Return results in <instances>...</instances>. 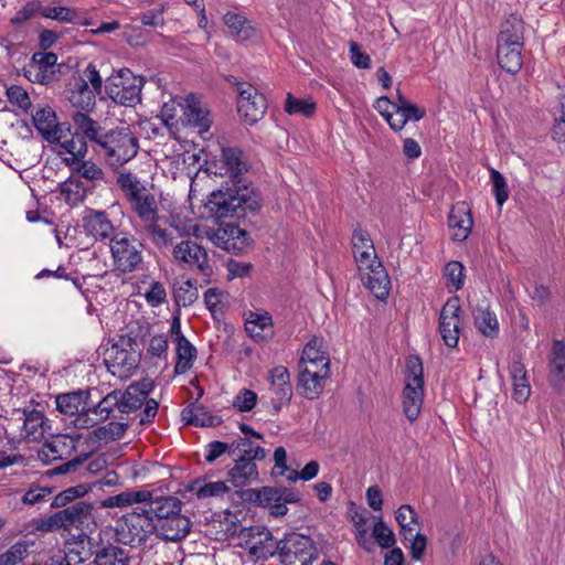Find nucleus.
I'll use <instances>...</instances> for the list:
<instances>
[{"mask_svg": "<svg viewBox=\"0 0 565 565\" xmlns=\"http://www.w3.org/2000/svg\"><path fill=\"white\" fill-rule=\"evenodd\" d=\"M217 169L212 171L230 178L232 186H222L211 193L206 207L216 218L243 217L247 212L255 213L260 207V196L255 189L245 183L242 175L248 171V162L241 149L222 148Z\"/></svg>", "mask_w": 565, "mask_h": 565, "instance_id": "nucleus-1", "label": "nucleus"}, {"mask_svg": "<svg viewBox=\"0 0 565 565\" xmlns=\"http://www.w3.org/2000/svg\"><path fill=\"white\" fill-rule=\"evenodd\" d=\"M73 121L90 141L94 152L109 167H121L137 156L139 140L128 126L106 130L85 113L74 114Z\"/></svg>", "mask_w": 565, "mask_h": 565, "instance_id": "nucleus-2", "label": "nucleus"}, {"mask_svg": "<svg viewBox=\"0 0 565 565\" xmlns=\"http://www.w3.org/2000/svg\"><path fill=\"white\" fill-rule=\"evenodd\" d=\"M140 360L141 349L134 330L119 335L118 340L107 348L104 358L108 371L118 377L130 376L138 369Z\"/></svg>", "mask_w": 565, "mask_h": 565, "instance_id": "nucleus-3", "label": "nucleus"}, {"mask_svg": "<svg viewBox=\"0 0 565 565\" xmlns=\"http://www.w3.org/2000/svg\"><path fill=\"white\" fill-rule=\"evenodd\" d=\"M424 399V369L419 356L406 360L405 387L403 390V412L407 419L415 422L422 411Z\"/></svg>", "mask_w": 565, "mask_h": 565, "instance_id": "nucleus-4", "label": "nucleus"}, {"mask_svg": "<svg viewBox=\"0 0 565 565\" xmlns=\"http://www.w3.org/2000/svg\"><path fill=\"white\" fill-rule=\"evenodd\" d=\"M145 81L128 68L113 73L105 83L107 96L116 104L135 107L141 102V89Z\"/></svg>", "mask_w": 565, "mask_h": 565, "instance_id": "nucleus-5", "label": "nucleus"}, {"mask_svg": "<svg viewBox=\"0 0 565 565\" xmlns=\"http://www.w3.org/2000/svg\"><path fill=\"white\" fill-rule=\"evenodd\" d=\"M153 388L154 383L152 380L142 379L130 384L125 392L117 391L118 398L120 399V413L134 412L146 402L139 422L141 425L152 423L158 413L159 403L154 398L147 399V396Z\"/></svg>", "mask_w": 565, "mask_h": 565, "instance_id": "nucleus-6", "label": "nucleus"}, {"mask_svg": "<svg viewBox=\"0 0 565 565\" xmlns=\"http://www.w3.org/2000/svg\"><path fill=\"white\" fill-rule=\"evenodd\" d=\"M142 243L128 232H118L109 242L113 264L122 274L138 269L142 263Z\"/></svg>", "mask_w": 565, "mask_h": 565, "instance_id": "nucleus-7", "label": "nucleus"}, {"mask_svg": "<svg viewBox=\"0 0 565 565\" xmlns=\"http://www.w3.org/2000/svg\"><path fill=\"white\" fill-rule=\"evenodd\" d=\"M237 545L247 551L253 562L266 561L277 553L278 541L264 526L241 527L237 533Z\"/></svg>", "mask_w": 565, "mask_h": 565, "instance_id": "nucleus-8", "label": "nucleus"}, {"mask_svg": "<svg viewBox=\"0 0 565 565\" xmlns=\"http://www.w3.org/2000/svg\"><path fill=\"white\" fill-rule=\"evenodd\" d=\"M119 542L130 546H140L151 535H157L156 525L149 512H132L125 515L116 527Z\"/></svg>", "mask_w": 565, "mask_h": 565, "instance_id": "nucleus-9", "label": "nucleus"}, {"mask_svg": "<svg viewBox=\"0 0 565 565\" xmlns=\"http://www.w3.org/2000/svg\"><path fill=\"white\" fill-rule=\"evenodd\" d=\"M277 553L284 565H311L317 550L309 536L290 533L278 542Z\"/></svg>", "mask_w": 565, "mask_h": 565, "instance_id": "nucleus-10", "label": "nucleus"}, {"mask_svg": "<svg viewBox=\"0 0 565 565\" xmlns=\"http://www.w3.org/2000/svg\"><path fill=\"white\" fill-rule=\"evenodd\" d=\"M88 391H76L61 394L56 397V409L65 416L72 417L71 423L78 429L95 426L89 416Z\"/></svg>", "mask_w": 565, "mask_h": 565, "instance_id": "nucleus-11", "label": "nucleus"}, {"mask_svg": "<svg viewBox=\"0 0 565 565\" xmlns=\"http://www.w3.org/2000/svg\"><path fill=\"white\" fill-rule=\"evenodd\" d=\"M8 426L13 433L18 429L19 436L26 441H40L50 429L43 412L28 407L17 411Z\"/></svg>", "mask_w": 565, "mask_h": 565, "instance_id": "nucleus-12", "label": "nucleus"}, {"mask_svg": "<svg viewBox=\"0 0 565 565\" xmlns=\"http://www.w3.org/2000/svg\"><path fill=\"white\" fill-rule=\"evenodd\" d=\"M92 509V504L77 501L46 519H43L38 529L41 531H54L70 529L72 526L78 527L89 519Z\"/></svg>", "mask_w": 565, "mask_h": 565, "instance_id": "nucleus-13", "label": "nucleus"}, {"mask_svg": "<svg viewBox=\"0 0 565 565\" xmlns=\"http://www.w3.org/2000/svg\"><path fill=\"white\" fill-rule=\"evenodd\" d=\"M207 238L217 247L233 254H241L249 246V234L233 223L221 224L206 233Z\"/></svg>", "mask_w": 565, "mask_h": 565, "instance_id": "nucleus-14", "label": "nucleus"}, {"mask_svg": "<svg viewBox=\"0 0 565 565\" xmlns=\"http://www.w3.org/2000/svg\"><path fill=\"white\" fill-rule=\"evenodd\" d=\"M237 111L245 122L253 125L260 120L267 109L265 96L248 83H237Z\"/></svg>", "mask_w": 565, "mask_h": 565, "instance_id": "nucleus-15", "label": "nucleus"}, {"mask_svg": "<svg viewBox=\"0 0 565 565\" xmlns=\"http://www.w3.org/2000/svg\"><path fill=\"white\" fill-rule=\"evenodd\" d=\"M172 256L179 265L190 269L196 268L204 276H210L213 271L207 252L192 239H183L175 244Z\"/></svg>", "mask_w": 565, "mask_h": 565, "instance_id": "nucleus-16", "label": "nucleus"}, {"mask_svg": "<svg viewBox=\"0 0 565 565\" xmlns=\"http://www.w3.org/2000/svg\"><path fill=\"white\" fill-rule=\"evenodd\" d=\"M461 307L457 297L449 298L441 308L439 315V333L444 343L449 348H456L460 337Z\"/></svg>", "mask_w": 565, "mask_h": 565, "instance_id": "nucleus-17", "label": "nucleus"}, {"mask_svg": "<svg viewBox=\"0 0 565 565\" xmlns=\"http://www.w3.org/2000/svg\"><path fill=\"white\" fill-rule=\"evenodd\" d=\"M86 139L87 137L81 130L77 129V132H73L70 125L66 124L57 130L56 139H53L52 143L60 146L58 154H68V157L63 158V162L66 167H70L72 159L75 161L85 158L88 150Z\"/></svg>", "mask_w": 565, "mask_h": 565, "instance_id": "nucleus-18", "label": "nucleus"}, {"mask_svg": "<svg viewBox=\"0 0 565 565\" xmlns=\"http://www.w3.org/2000/svg\"><path fill=\"white\" fill-rule=\"evenodd\" d=\"M181 117L180 125L195 129L200 135L207 132L212 120L210 110L194 95L183 97L180 102Z\"/></svg>", "mask_w": 565, "mask_h": 565, "instance_id": "nucleus-19", "label": "nucleus"}, {"mask_svg": "<svg viewBox=\"0 0 565 565\" xmlns=\"http://www.w3.org/2000/svg\"><path fill=\"white\" fill-rule=\"evenodd\" d=\"M57 55L53 52H35L24 68V76L32 83L47 85L56 79Z\"/></svg>", "mask_w": 565, "mask_h": 565, "instance_id": "nucleus-20", "label": "nucleus"}, {"mask_svg": "<svg viewBox=\"0 0 565 565\" xmlns=\"http://www.w3.org/2000/svg\"><path fill=\"white\" fill-rule=\"evenodd\" d=\"M86 236L95 241L113 239L116 236V227L105 211L86 209L82 217Z\"/></svg>", "mask_w": 565, "mask_h": 565, "instance_id": "nucleus-21", "label": "nucleus"}, {"mask_svg": "<svg viewBox=\"0 0 565 565\" xmlns=\"http://www.w3.org/2000/svg\"><path fill=\"white\" fill-rule=\"evenodd\" d=\"M242 498L247 502L268 509L274 516H284L288 512L287 507L281 502L278 488L247 489L242 493Z\"/></svg>", "mask_w": 565, "mask_h": 565, "instance_id": "nucleus-22", "label": "nucleus"}, {"mask_svg": "<svg viewBox=\"0 0 565 565\" xmlns=\"http://www.w3.org/2000/svg\"><path fill=\"white\" fill-rule=\"evenodd\" d=\"M547 381L556 392L565 390V342L553 340L547 363Z\"/></svg>", "mask_w": 565, "mask_h": 565, "instance_id": "nucleus-23", "label": "nucleus"}, {"mask_svg": "<svg viewBox=\"0 0 565 565\" xmlns=\"http://www.w3.org/2000/svg\"><path fill=\"white\" fill-rule=\"evenodd\" d=\"M300 369H310L330 373V359L322 338L313 337L303 348L299 362Z\"/></svg>", "mask_w": 565, "mask_h": 565, "instance_id": "nucleus-24", "label": "nucleus"}, {"mask_svg": "<svg viewBox=\"0 0 565 565\" xmlns=\"http://www.w3.org/2000/svg\"><path fill=\"white\" fill-rule=\"evenodd\" d=\"M273 407L278 412L282 406L288 405L292 397L290 374L285 366H276L269 374Z\"/></svg>", "mask_w": 565, "mask_h": 565, "instance_id": "nucleus-25", "label": "nucleus"}, {"mask_svg": "<svg viewBox=\"0 0 565 565\" xmlns=\"http://www.w3.org/2000/svg\"><path fill=\"white\" fill-rule=\"evenodd\" d=\"M473 226V220L469 205L458 202L452 205L448 215V227L454 241L463 242L468 238Z\"/></svg>", "mask_w": 565, "mask_h": 565, "instance_id": "nucleus-26", "label": "nucleus"}, {"mask_svg": "<svg viewBox=\"0 0 565 565\" xmlns=\"http://www.w3.org/2000/svg\"><path fill=\"white\" fill-rule=\"evenodd\" d=\"M330 373L327 369L323 371L300 369L298 376L297 391L307 399H316L320 396L324 388V381L329 379Z\"/></svg>", "mask_w": 565, "mask_h": 565, "instance_id": "nucleus-27", "label": "nucleus"}, {"mask_svg": "<svg viewBox=\"0 0 565 565\" xmlns=\"http://www.w3.org/2000/svg\"><path fill=\"white\" fill-rule=\"evenodd\" d=\"M361 273L363 285L380 300L390 294L391 280L381 262H375L372 268Z\"/></svg>", "mask_w": 565, "mask_h": 565, "instance_id": "nucleus-28", "label": "nucleus"}, {"mask_svg": "<svg viewBox=\"0 0 565 565\" xmlns=\"http://www.w3.org/2000/svg\"><path fill=\"white\" fill-rule=\"evenodd\" d=\"M136 340L140 338L141 342H146L148 337V345L146 348V354L149 358H158L166 360L168 356L169 339L167 333H151L149 323H142L137 327L134 331Z\"/></svg>", "mask_w": 565, "mask_h": 565, "instance_id": "nucleus-29", "label": "nucleus"}, {"mask_svg": "<svg viewBox=\"0 0 565 565\" xmlns=\"http://www.w3.org/2000/svg\"><path fill=\"white\" fill-rule=\"evenodd\" d=\"M76 449V440L68 435H57L45 443L39 451V458L44 462L63 460Z\"/></svg>", "mask_w": 565, "mask_h": 565, "instance_id": "nucleus-30", "label": "nucleus"}, {"mask_svg": "<svg viewBox=\"0 0 565 565\" xmlns=\"http://www.w3.org/2000/svg\"><path fill=\"white\" fill-rule=\"evenodd\" d=\"M157 536L164 541H179L185 537L191 530V521L181 512L166 521L154 523Z\"/></svg>", "mask_w": 565, "mask_h": 565, "instance_id": "nucleus-31", "label": "nucleus"}, {"mask_svg": "<svg viewBox=\"0 0 565 565\" xmlns=\"http://www.w3.org/2000/svg\"><path fill=\"white\" fill-rule=\"evenodd\" d=\"M259 480L255 461L235 459L234 466L227 472V481L235 488H244Z\"/></svg>", "mask_w": 565, "mask_h": 565, "instance_id": "nucleus-32", "label": "nucleus"}, {"mask_svg": "<svg viewBox=\"0 0 565 565\" xmlns=\"http://www.w3.org/2000/svg\"><path fill=\"white\" fill-rule=\"evenodd\" d=\"M32 121L47 142H53V139H56L57 130L62 128V125H66V122L57 121L56 114L50 106L38 108L32 115Z\"/></svg>", "mask_w": 565, "mask_h": 565, "instance_id": "nucleus-33", "label": "nucleus"}, {"mask_svg": "<svg viewBox=\"0 0 565 565\" xmlns=\"http://www.w3.org/2000/svg\"><path fill=\"white\" fill-rule=\"evenodd\" d=\"M128 203L141 223L151 221L159 214L158 201L149 189L134 196Z\"/></svg>", "mask_w": 565, "mask_h": 565, "instance_id": "nucleus-34", "label": "nucleus"}, {"mask_svg": "<svg viewBox=\"0 0 565 565\" xmlns=\"http://www.w3.org/2000/svg\"><path fill=\"white\" fill-rule=\"evenodd\" d=\"M88 455L77 456L66 462H63L52 470H50V475H65L70 472H82L83 470L88 471L90 473H95L102 470L105 466L104 459H94L88 461Z\"/></svg>", "mask_w": 565, "mask_h": 565, "instance_id": "nucleus-35", "label": "nucleus"}, {"mask_svg": "<svg viewBox=\"0 0 565 565\" xmlns=\"http://www.w3.org/2000/svg\"><path fill=\"white\" fill-rule=\"evenodd\" d=\"M523 44H498L497 58L499 65L508 73H518L523 64Z\"/></svg>", "mask_w": 565, "mask_h": 565, "instance_id": "nucleus-36", "label": "nucleus"}, {"mask_svg": "<svg viewBox=\"0 0 565 565\" xmlns=\"http://www.w3.org/2000/svg\"><path fill=\"white\" fill-rule=\"evenodd\" d=\"M182 502L174 497H158L150 501V509L147 510L152 516L153 523L166 521L172 515L181 512Z\"/></svg>", "mask_w": 565, "mask_h": 565, "instance_id": "nucleus-37", "label": "nucleus"}, {"mask_svg": "<svg viewBox=\"0 0 565 565\" xmlns=\"http://www.w3.org/2000/svg\"><path fill=\"white\" fill-rule=\"evenodd\" d=\"M223 22L236 41H247L255 34L252 21L242 13L227 12L223 15Z\"/></svg>", "mask_w": 565, "mask_h": 565, "instance_id": "nucleus-38", "label": "nucleus"}, {"mask_svg": "<svg viewBox=\"0 0 565 565\" xmlns=\"http://www.w3.org/2000/svg\"><path fill=\"white\" fill-rule=\"evenodd\" d=\"M510 374L513 386V399L518 403L526 402L531 394V386L524 364L521 361H514L510 366Z\"/></svg>", "mask_w": 565, "mask_h": 565, "instance_id": "nucleus-39", "label": "nucleus"}, {"mask_svg": "<svg viewBox=\"0 0 565 565\" xmlns=\"http://www.w3.org/2000/svg\"><path fill=\"white\" fill-rule=\"evenodd\" d=\"M175 345L177 362L174 365V373L177 375H182L192 369L198 356V351L184 335L179 337V341L175 342Z\"/></svg>", "mask_w": 565, "mask_h": 565, "instance_id": "nucleus-40", "label": "nucleus"}, {"mask_svg": "<svg viewBox=\"0 0 565 565\" xmlns=\"http://www.w3.org/2000/svg\"><path fill=\"white\" fill-rule=\"evenodd\" d=\"M524 23L521 18L512 14L502 24L498 34V44H523Z\"/></svg>", "mask_w": 565, "mask_h": 565, "instance_id": "nucleus-41", "label": "nucleus"}, {"mask_svg": "<svg viewBox=\"0 0 565 565\" xmlns=\"http://www.w3.org/2000/svg\"><path fill=\"white\" fill-rule=\"evenodd\" d=\"M95 94L85 82H77L74 78L67 98L74 107L87 111L95 106Z\"/></svg>", "mask_w": 565, "mask_h": 565, "instance_id": "nucleus-42", "label": "nucleus"}, {"mask_svg": "<svg viewBox=\"0 0 565 565\" xmlns=\"http://www.w3.org/2000/svg\"><path fill=\"white\" fill-rule=\"evenodd\" d=\"M115 409L120 412V399L117 390L108 393L98 404L89 405V416L97 425L99 422L108 419Z\"/></svg>", "mask_w": 565, "mask_h": 565, "instance_id": "nucleus-43", "label": "nucleus"}, {"mask_svg": "<svg viewBox=\"0 0 565 565\" xmlns=\"http://www.w3.org/2000/svg\"><path fill=\"white\" fill-rule=\"evenodd\" d=\"M475 326L481 334L494 338L499 333V321L488 307L478 306L473 311Z\"/></svg>", "mask_w": 565, "mask_h": 565, "instance_id": "nucleus-44", "label": "nucleus"}, {"mask_svg": "<svg viewBox=\"0 0 565 565\" xmlns=\"http://www.w3.org/2000/svg\"><path fill=\"white\" fill-rule=\"evenodd\" d=\"M116 184L122 192L127 202L147 190V186L140 181L137 174L129 170H122L117 173Z\"/></svg>", "mask_w": 565, "mask_h": 565, "instance_id": "nucleus-45", "label": "nucleus"}, {"mask_svg": "<svg viewBox=\"0 0 565 565\" xmlns=\"http://www.w3.org/2000/svg\"><path fill=\"white\" fill-rule=\"evenodd\" d=\"M159 218L160 215L158 214L153 220L145 221L142 222V224L143 231L148 235L152 244L159 248H163L172 244V236L166 228L161 227L158 224Z\"/></svg>", "mask_w": 565, "mask_h": 565, "instance_id": "nucleus-46", "label": "nucleus"}, {"mask_svg": "<svg viewBox=\"0 0 565 565\" xmlns=\"http://www.w3.org/2000/svg\"><path fill=\"white\" fill-rule=\"evenodd\" d=\"M127 429V425L119 422H109L106 425L96 427L90 433V438L108 444L120 439Z\"/></svg>", "mask_w": 565, "mask_h": 565, "instance_id": "nucleus-47", "label": "nucleus"}, {"mask_svg": "<svg viewBox=\"0 0 565 565\" xmlns=\"http://www.w3.org/2000/svg\"><path fill=\"white\" fill-rule=\"evenodd\" d=\"M73 172L90 182L103 181L105 173L103 169L92 160H75L72 159V164L68 167Z\"/></svg>", "mask_w": 565, "mask_h": 565, "instance_id": "nucleus-48", "label": "nucleus"}, {"mask_svg": "<svg viewBox=\"0 0 565 565\" xmlns=\"http://www.w3.org/2000/svg\"><path fill=\"white\" fill-rule=\"evenodd\" d=\"M231 446H233V455L238 452L237 459L245 460H263L266 457V451L260 446H254L250 440L247 438L239 437L232 441Z\"/></svg>", "mask_w": 565, "mask_h": 565, "instance_id": "nucleus-49", "label": "nucleus"}, {"mask_svg": "<svg viewBox=\"0 0 565 565\" xmlns=\"http://www.w3.org/2000/svg\"><path fill=\"white\" fill-rule=\"evenodd\" d=\"M88 565H128V557L124 550L110 545L99 551Z\"/></svg>", "mask_w": 565, "mask_h": 565, "instance_id": "nucleus-50", "label": "nucleus"}, {"mask_svg": "<svg viewBox=\"0 0 565 565\" xmlns=\"http://www.w3.org/2000/svg\"><path fill=\"white\" fill-rule=\"evenodd\" d=\"M61 193L68 205L75 206L84 201L86 189L81 180L71 177L61 185Z\"/></svg>", "mask_w": 565, "mask_h": 565, "instance_id": "nucleus-51", "label": "nucleus"}, {"mask_svg": "<svg viewBox=\"0 0 565 565\" xmlns=\"http://www.w3.org/2000/svg\"><path fill=\"white\" fill-rule=\"evenodd\" d=\"M395 519L401 527V534L407 540V534L412 536L414 531L413 525L418 523L417 513L412 505L403 504L397 509Z\"/></svg>", "mask_w": 565, "mask_h": 565, "instance_id": "nucleus-52", "label": "nucleus"}, {"mask_svg": "<svg viewBox=\"0 0 565 565\" xmlns=\"http://www.w3.org/2000/svg\"><path fill=\"white\" fill-rule=\"evenodd\" d=\"M285 110L289 115H302L311 117L316 110V104L311 98H295L290 93L287 94Z\"/></svg>", "mask_w": 565, "mask_h": 565, "instance_id": "nucleus-53", "label": "nucleus"}, {"mask_svg": "<svg viewBox=\"0 0 565 565\" xmlns=\"http://www.w3.org/2000/svg\"><path fill=\"white\" fill-rule=\"evenodd\" d=\"M173 295L175 302L183 307L192 305L199 298L195 284L191 279L177 284L174 286Z\"/></svg>", "mask_w": 565, "mask_h": 565, "instance_id": "nucleus-54", "label": "nucleus"}, {"mask_svg": "<svg viewBox=\"0 0 565 565\" xmlns=\"http://www.w3.org/2000/svg\"><path fill=\"white\" fill-rule=\"evenodd\" d=\"M465 267L461 263L452 260L449 262L444 269V277L446 279V287L449 291H457L463 285Z\"/></svg>", "mask_w": 565, "mask_h": 565, "instance_id": "nucleus-55", "label": "nucleus"}, {"mask_svg": "<svg viewBox=\"0 0 565 565\" xmlns=\"http://www.w3.org/2000/svg\"><path fill=\"white\" fill-rule=\"evenodd\" d=\"M7 98L9 103L17 107L22 114H28L32 107L31 98L28 92L19 86L11 85L6 90Z\"/></svg>", "mask_w": 565, "mask_h": 565, "instance_id": "nucleus-56", "label": "nucleus"}, {"mask_svg": "<svg viewBox=\"0 0 565 565\" xmlns=\"http://www.w3.org/2000/svg\"><path fill=\"white\" fill-rule=\"evenodd\" d=\"M192 490L199 499L221 497L228 491V487L224 481H214L207 483H201V481H194Z\"/></svg>", "mask_w": 565, "mask_h": 565, "instance_id": "nucleus-57", "label": "nucleus"}, {"mask_svg": "<svg viewBox=\"0 0 565 565\" xmlns=\"http://www.w3.org/2000/svg\"><path fill=\"white\" fill-rule=\"evenodd\" d=\"M489 172L495 202L499 206H502L509 199V189L505 178L494 168H490Z\"/></svg>", "mask_w": 565, "mask_h": 565, "instance_id": "nucleus-58", "label": "nucleus"}, {"mask_svg": "<svg viewBox=\"0 0 565 565\" xmlns=\"http://www.w3.org/2000/svg\"><path fill=\"white\" fill-rule=\"evenodd\" d=\"M183 97H175L169 103H164L161 109V118L169 128H178L181 117L180 102Z\"/></svg>", "mask_w": 565, "mask_h": 565, "instance_id": "nucleus-59", "label": "nucleus"}, {"mask_svg": "<svg viewBox=\"0 0 565 565\" xmlns=\"http://www.w3.org/2000/svg\"><path fill=\"white\" fill-rule=\"evenodd\" d=\"M245 327L248 332L252 333L253 337H258L259 333H254L256 329L264 331L267 328L273 327V318L267 312H255L249 311L245 321Z\"/></svg>", "mask_w": 565, "mask_h": 565, "instance_id": "nucleus-60", "label": "nucleus"}, {"mask_svg": "<svg viewBox=\"0 0 565 565\" xmlns=\"http://www.w3.org/2000/svg\"><path fill=\"white\" fill-rule=\"evenodd\" d=\"M28 554L25 543L18 542L0 554V565H19Z\"/></svg>", "mask_w": 565, "mask_h": 565, "instance_id": "nucleus-61", "label": "nucleus"}, {"mask_svg": "<svg viewBox=\"0 0 565 565\" xmlns=\"http://www.w3.org/2000/svg\"><path fill=\"white\" fill-rule=\"evenodd\" d=\"M372 536L382 548H390L396 542L395 534L382 520L374 524Z\"/></svg>", "mask_w": 565, "mask_h": 565, "instance_id": "nucleus-62", "label": "nucleus"}, {"mask_svg": "<svg viewBox=\"0 0 565 565\" xmlns=\"http://www.w3.org/2000/svg\"><path fill=\"white\" fill-rule=\"evenodd\" d=\"M226 452L233 456V446L231 444L213 440L205 446L204 459L207 463H213Z\"/></svg>", "mask_w": 565, "mask_h": 565, "instance_id": "nucleus-63", "label": "nucleus"}, {"mask_svg": "<svg viewBox=\"0 0 565 565\" xmlns=\"http://www.w3.org/2000/svg\"><path fill=\"white\" fill-rule=\"evenodd\" d=\"M257 403V394L254 391L242 388L233 399V406L238 412H249Z\"/></svg>", "mask_w": 565, "mask_h": 565, "instance_id": "nucleus-64", "label": "nucleus"}]
</instances>
